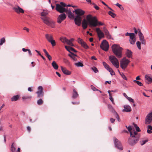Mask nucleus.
I'll use <instances>...</instances> for the list:
<instances>
[{
	"label": "nucleus",
	"instance_id": "obj_1",
	"mask_svg": "<svg viewBox=\"0 0 152 152\" xmlns=\"http://www.w3.org/2000/svg\"><path fill=\"white\" fill-rule=\"evenodd\" d=\"M86 20L84 19L82 21V26L83 29L87 27L88 22L90 27H96L97 26V20L95 17H92L91 15H88L86 16Z\"/></svg>",
	"mask_w": 152,
	"mask_h": 152
},
{
	"label": "nucleus",
	"instance_id": "obj_2",
	"mask_svg": "<svg viewBox=\"0 0 152 152\" xmlns=\"http://www.w3.org/2000/svg\"><path fill=\"white\" fill-rule=\"evenodd\" d=\"M48 14V12L47 10H43V11L41 13V18L44 23L48 26L54 28L55 27V23L53 20L50 19L48 17L46 16Z\"/></svg>",
	"mask_w": 152,
	"mask_h": 152
},
{
	"label": "nucleus",
	"instance_id": "obj_3",
	"mask_svg": "<svg viewBox=\"0 0 152 152\" xmlns=\"http://www.w3.org/2000/svg\"><path fill=\"white\" fill-rule=\"evenodd\" d=\"M112 51L114 54L118 58L122 57V48L116 44L113 45L112 47Z\"/></svg>",
	"mask_w": 152,
	"mask_h": 152
},
{
	"label": "nucleus",
	"instance_id": "obj_4",
	"mask_svg": "<svg viewBox=\"0 0 152 152\" xmlns=\"http://www.w3.org/2000/svg\"><path fill=\"white\" fill-rule=\"evenodd\" d=\"M60 4L61 5L58 4H56V10L60 13H63L67 11V9H66L64 7H66V5L62 2H61Z\"/></svg>",
	"mask_w": 152,
	"mask_h": 152
},
{
	"label": "nucleus",
	"instance_id": "obj_5",
	"mask_svg": "<svg viewBox=\"0 0 152 152\" xmlns=\"http://www.w3.org/2000/svg\"><path fill=\"white\" fill-rule=\"evenodd\" d=\"M130 61L126 57L123 58L120 61V66L123 70H125L130 63Z\"/></svg>",
	"mask_w": 152,
	"mask_h": 152
},
{
	"label": "nucleus",
	"instance_id": "obj_6",
	"mask_svg": "<svg viewBox=\"0 0 152 152\" xmlns=\"http://www.w3.org/2000/svg\"><path fill=\"white\" fill-rule=\"evenodd\" d=\"M109 59L112 64L116 68L119 67V62L116 58L114 56H109Z\"/></svg>",
	"mask_w": 152,
	"mask_h": 152
},
{
	"label": "nucleus",
	"instance_id": "obj_7",
	"mask_svg": "<svg viewBox=\"0 0 152 152\" xmlns=\"http://www.w3.org/2000/svg\"><path fill=\"white\" fill-rule=\"evenodd\" d=\"M152 121V111L149 113L146 116L145 120V124H149Z\"/></svg>",
	"mask_w": 152,
	"mask_h": 152
},
{
	"label": "nucleus",
	"instance_id": "obj_8",
	"mask_svg": "<svg viewBox=\"0 0 152 152\" xmlns=\"http://www.w3.org/2000/svg\"><path fill=\"white\" fill-rule=\"evenodd\" d=\"M100 47L103 50L106 51H107L109 48L108 42L105 40H103L102 42Z\"/></svg>",
	"mask_w": 152,
	"mask_h": 152
},
{
	"label": "nucleus",
	"instance_id": "obj_9",
	"mask_svg": "<svg viewBox=\"0 0 152 152\" xmlns=\"http://www.w3.org/2000/svg\"><path fill=\"white\" fill-rule=\"evenodd\" d=\"M12 9L14 11L18 14L24 13V10L21 7L18 5L13 7Z\"/></svg>",
	"mask_w": 152,
	"mask_h": 152
},
{
	"label": "nucleus",
	"instance_id": "obj_10",
	"mask_svg": "<svg viewBox=\"0 0 152 152\" xmlns=\"http://www.w3.org/2000/svg\"><path fill=\"white\" fill-rule=\"evenodd\" d=\"M113 140L116 147L120 150H122L123 148L120 142L115 138H114Z\"/></svg>",
	"mask_w": 152,
	"mask_h": 152
},
{
	"label": "nucleus",
	"instance_id": "obj_11",
	"mask_svg": "<svg viewBox=\"0 0 152 152\" xmlns=\"http://www.w3.org/2000/svg\"><path fill=\"white\" fill-rule=\"evenodd\" d=\"M145 82L148 84L152 83V76L151 74H146L145 77Z\"/></svg>",
	"mask_w": 152,
	"mask_h": 152
},
{
	"label": "nucleus",
	"instance_id": "obj_12",
	"mask_svg": "<svg viewBox=\"0 0 152 152\" xmlns=\"http://www.w3.org/2000/svg\"><path fill=\"white\" fill-rule=\"evenodd\" d=\"M37 94V97H43V88L42 86H39L38 88V91L36 92Z\"/></svg>",
	"mask_w": 152,
	"mask_h": 152
},
{
	"label": "nucleus",
	"instance_id": "obj_13",
	"mask_svg": "<svg viewBox=\"0 0 152 152\" xmlns=\"http://www.w3.org/2000/svg\"><path fill=\"white\" fill-rule=\"evenodd\" d=\"M138 140V138L136 137H131L129 139L128 141L130 145H133L136 143Z\"/></svg>",
	"mask_w": 152,
	"mask_h": 152
},
{
	"label": "nucleus",
	"instance_id": "obj_14",
	"mask_svg": "<svg viewBox=\"0 0 152 152\" xmlns=\"http://www.w3.org/2000/svg\"><path fill=\"white\" fill-rule=\"evenodd\" d=\"M66 15L65 13H62L59 15L57 18V22L60 23L66 18Z\"/></svg>",
	"mask_w": 152,
	"mask_h": 152
},
{
	"label": "nucleus",
	"instance_id": "obj_15",
	"mask_svg": "<svg viewBox=\"0 0 152 152\" xmlns=\"http://www.w3.org/2000/svg\"><path fill=\"white\" fill-rule=\"evenodd\" d=\"M138 35L140 40L142 44L145 45L146 42L145 40L144 39L143 35L139 29H138Z\"/></svg>",
	"mask_w": 152,
	"mask_h": 152
},
{
	"label": "nucleus",
	"instance_id": "obj_16",
	"mask_svg": "<svg viewBox=\"0 0 152 152\" xmlns=\"http://www.w3.org/2000/svg\"><path fill=\"white\" fill-rule=\"evenodd\" d=\"M82 18L81 16H76L74 20L75 24L78 26H80L81 23Z\"/></svg>",
	"mask_w": 152,
	"mask_h": 152
},
{
	"label": "nucleus",
	"instance_id": "obj_17",
	"mask_svg": "<svg viewBox=\"0 0 152 152\" xmlns=\"http://www.w3.org/2000/svg\"><path fill=\"white\" fill-rule=\"evenodd\" d=\"M103 31L105 35L107 38L109 39H113V38H112L110 34L109 31L106 29L105 27H103Z\"/></svg>",
	"mask_w": 152,
	"mask_h": 152
},
{
	"label": "nucleus",
	"instance_id": "obj_18",
	"mask_svg": "<svg viewBox=\"0 0 152 152\" xmlns=\"http://www.w3.org/2000/svg\"><path fill=\"white\" fill-rule=\"evenodd\" d=\"M96 31L99 39L104 37V33L99 28H96Z\"/></svg>",
	"mask_w": 152,
	"mask_h": 152
},
{
	"label": "nucleus",
	"instance_id": "obj_19",
	"mask_svg": "<svg viewBox=\"0 0 152 152\" xmlns=\"http://www.w3.org/2000/svg\"><path fill=\"white\" fill-rule=\"evenodd\" d=\"M75 13L77 14V16H81L84 15L85 12L80 9H78L75 10Z\"/></svg>",
	"mask_w": 152,
	"mask_h": 152
},
{
	"label": "nucleus",
	"instance_id": "obj_20",
	"mask_svg": "<svg viewBox=\"0 0 152 152\" xmlns=\"http://www.w3.org/2000/svg\"><path fill=\"white\" fill-rule=\"evenodd\" d=\"M129 38L130 43L131 44L134 45L135 43L136 40L134 33L132 35H131Z\"/></svg>",
	"mask_w": 152,
	"mask_h": 152
},
{
	"label": "nucleus",
	"instance_id": "obj_21",
	"mask_svg": "<svg viewBox=\"0 0 152 152\" xmlns=\"http://www.w3.org/2000/svg\"><path fill=\"white\" fill-rule=\"evenodd\" d=\"M61 71L64 74L67 75H69L71 74V72L68 70L66 68L62 66H61Z\"/></svg>",
	"mask_w": 152,
	"mask_h": 152
},
{
	"label": "nucleus",
	"instance_id": "obj_22",
	"mask_svg": "<svg viewBox=\"0 0 152 152\" xmlns=\"http://www.w3.org/2000/svg\"><path fill=\"white\" fill-rule=\"evenodd\" d=\"M124 107V109L123 110V111H125L126 112H129L132 110L131 107L128 105H125Z\"/></svg>",
	"mask_w": 152,
	"mask_h": 152
},
{
	"label": "nucleus",
	"instance_id": "obj_23",
	"mask_svg": "<svg viewBox=\"0 0 152 152\" xmlns=\"http://www.w3.org/2000/svg\"><path fill=\"white\" fill-rule=\"evenodd\" d=\"M65 47L66 49L71 53H72L71 52V51L74 52H77L76 50L74 48H72V47L65 46Z\"/></svg>",
	"mask_w": 152,
	"mask_h": 152
},
{
	"label": "nucleus",
	"instance_id": "obj_24",
	"mask_svg": "<svg viewBox=\"0 0 152 152\" xmlns=\"http://www.w3.org/2000/svg\"><path fill=\"white\" fill-rule=\"evenodd\" d=\"M79 94L75 89L74 88L73 89V92L72 97L73 99H75L79 97Z\"/></svg>",
	"mask_w": 152,
	"mask_h": 152
},
{
	"label": "nucleus",
	"instance_id": "obj_25",
	"mask_svg": "<svg viewBox=\"0 0 152 152\" xmlns=\"http://www.w3.org/2000/svg\"><path fill=\"white\" fill-rule=\"evenodd\" d=\"M126 54L128 58H132V52L131 50L127 49L126 53Z\"/></svg>",
	"mask_w": 152,
	"mask_h": 152
},
{
	"label": "nucleus",
	"instance_id": "obj_26",
	"mask_svg": "<svg viewBox=\"0 0 152 152\" xmlns=\"http://www.w3.org/2000/svg\"><path fill=\"white\" fill-rule=\"evenodd\" d=\"M45 38L49 42L50 40L53 39L52 35L50 34H46L45 35Z\"/></svg>",
	"mask_w": 152,
	"mask_h": 152
},
{
	"label": "nucleus",
	"instance_id": "obj_27",
	"mask_svg": "<svg viewBox=\"0 0 152 152\" xmlns=\"http://www.w3.org/2000/svg\"><path fill=\"white\" fill-rule=\"evenodd\" d=\"M51 65L55 69L57 70L58 68V66L56 62L54 61L51 63Z\"/></svg>",
	"mask_w": 152,
	"mask_h": 152
},
{
	"label": "nucleus",
	"instance_id": "obj_28",
	"mask_svg": "<svg viewBox=\"0 0 152 152\" xmlns=\"http://www.w3.org/2000/svg\"><path fill=\"white\" fill-rule=\"evenodd\" d=\"M69 56L74 61H76L77 60V58L76 57L77 56L76 55L72 53H71V54H69Z\"/></svg>",
	"mask_w": 152,
	"mask_h": 152
},
{
	"label": "nucleus",
	"instance_id": "obj_29",
	"mask_svg": "<svg viewBox=\"0 0 152 152\" xmlns=\"http://www.w3.org/2000/svg\"><path fill=\"white\" fill-rule=\"evenodd\" d=\"M152 130V126L150 125H148L147 126V132L148 134H151L152 132L151 130Z\"/></svg>",
	"mask_w": 152,
	"mask_h": 152
},
{
	"label": "nucleus",
	"instance_id": "obj_30",
	"mask_svg": "<svg viewBox=\"0 0 152 152\" xmlns=\"http://www.w3.org/2000/svg\"><path fill=\"white\" fill-rule=\"evenodd\" d=\"M19 98V96L18 95H16L13 96L11 98L12 101H15L17 100Z\"/></svg>",
	"mask_w": 152,
	"mask_h": 152
},
{
	"label": "nucleus",
	"instance_id": "obj_31",
	"mask_svg": "<svg viewBox=\"0 0 152 152\" xmlns=\"http://www.w3.org/2000/svg\"><path fill=\"white\" fill-rule=\"evenodd\" d=\"M81 46L85 49H88L89 47L87 45V44L84 42H83V43L81 45Z\"/></svg>",
	"mask_w": 152,
	"mask_h": 152
},
{
	"label": "nucleus",
	"instance_id": "obj_32",
	"mask_svg": "<svg viewBox=\"0 0 152 152\" xmlns=\"http://www.w3.org/2000/svg\"><path fill=\"white\" fill-rule=\"evenodd\" d=\"M75 65L77 67H82L83 66V64L82 62H79L77 63H75Z\"/></svg>",
	"mask_w": 152,
	"mask_h": 152
},
{
	"label": "nucleus",
	"instance_id": "obj_33",
	"mask_svg": "<svg viewBox=\"0 0 152 152\" xmlns=\"http://www.w3.org/2000/svg\"><path fill=\"white\" fill-rule=\"evenodd\" d=\"M108 109L110 110L113 112H114V114L115 113V112H116L115 110L114 109L113 107L110 104H108Z\"/></svg>",
	"mask_w": 152,
	"mask_h": 152
},
{
	"label": "nucleus",
	"instance_id": "obj_34",
	"mask_svg": "<svg viewBox=\"0 0 152 152\" xmlns=\"http://www.w3.org/2000/svg\"><path fill=\"white\" fill-rule=\"evenodd\" d=\"M127 129L128 130V131L129 132L130 134V135L133 136L132 135V128L131 126H129L127 127Z\"/></svg>",
	"mask_w": 152,
	"mask_h": 152
},
{
	"label": "nucleus",
	"instance_id": "obj_35",
	"mask_svg": "<svg viewBox=\"0 0 152 152\" xmlns=\"http://www.w3.org/2000/svg\"><path fill=\"white\" fill-rule=\"evenodd\" d=\"M67 39L65 37H61L60 38V40L63 42L65 43L66 42L67 40Z\"/></svg>",
	"mask_w": 152,
	"mask_h": 152
},
{
	"label": "nucleus",
	"instance_id": "obj_36",
	"mask_svg": "<svg viewBox=\"0 0 152 152\" xmlns=\"http://www.w3.org/2000/svg\"><path fill=\"white\" fill-rule=\"evenodd\" d=\"M133 82L134 83H136L138 86H143V84L140 81L136 80H134Z\"/></svg>",
	"mask_w": 152,
	"mask_h": 152
},
{
	"label": "nucleus",
	"instance_id": "obj_37",
	"mask_svg": "<svg viewBox=\"0 0 152 152\" xmlns=\"http://www.w3.org/2000/svg\"><path fill=\"white\" fill-rule=\"evenodd\" d=\"M5 42V39L4 37L0 39V46L1 45Z\"/></svg>",
	"mask_w": 152,
	"mask_h": 152
},
{
	"label": "nucleus",
	"instance_id": "obj_38",
	"mask_svg": "<svg viewBox=\"0 0 152 152\" xmlns=\"http://www.w3.org/2000/svg\"><path fill=\"white\" fill-rule=\"evenodd\" d=\"M68 17L69 18H72L74 17L73 15L70 10L68 11Z\"/></svg>",
	"mask_w": 152,
	"mask_h": 152
},
{
	"label": "nucleus",
	"instance_id": "obj_39",
	"mask_svg": "<svg viewBox=\"0 0 152 152\" xmlns=\"http://www.w3.org/2000/svg\"><path fill=\"white\" fill-rule=\"evenodd\" d=\"M66 43L68 44V45L72 46H74V44L72 43V42L69 39H67V40L66 41Z\"/></svg>",
	"mask_w": 152,
	"mask_h": 152
},
{
	"label": "nucleus",
	"instance_id": "obj_40",
	"mask_svg": "<svg viewBox=\"0 0 152 152\" xmlns=\"http://www.w3.org/2000/svg\"><path fill=\"white\" fill-rule=\"evenodd\" d=\"M50 42L53 46H54L56 45V43L55 41L53 40V39L49 42Z\"/></svg>",
	"mask_w": 152,
	"mask_h": 152
},
{
	"label": "nucleus",
	"instance_id": "obj_41",
	"mask_svg": "<svg viewBox=\"0 0 152 152\" xmlns=\"http://www.w3.org/2000/svg\"><path fill=\"white\" fill-rule=\"evenodd\" d=\"M137 46L139 50L141 49V43L139 41H137L136 42Z\"/></svg>",
	"mask_w": 152,
	"mask_h": 152
},
{
	"label": "nucleus",
	"instance_id": "obj_42",
	"mask_svg": "<svg viewBox=\"0 0 152 152\" xmlns=\"http://www.w3.org/2000/svg\"><path fill=\"white\" fill-rule=\"evenodd\" d=\"M31 97V96H23L22 97V99H30Z\"/></svg>",
	"mask_w": 152,
	"mask_h": 152
},
{
	"label": "nucleus",
	"instance_id": "obj_43",
	"mask_svg": "<svg viewBox=\"0 0 152 152\" xmlns=\"http://www.w3.org/2000/svg\"><path fill=\"white\" fill-rule=\"evenodd\" d=\"M108 14L113 18H115L116 16L115 14L110 11L109 12Z\"/></svg>",
	"mask_w": 152,
	"mask_h": 152
},
{
	"label": "nucleus",
	"instance_id": "obj_44",
	"mask_svg": "<svg viewBox=\"0 0 152 152\" xmlns=\"http://www.w3.org/2000/svg\"><path fill=\"white\" fill-rule=\"evenodd\" d=\"M43 101L41 99H40L37 101V103L39 105H41L43 104Z\"/></svg>",
	"mask_w": 152,
	"mask_h": 152
},
{
	"label": "nucleus",
	"instance_id": "obj_45",
	"mask_svg": "<svg viewBox=\"0 0 152 152\" xmlns=\"http://www.w3.org/2000/svg\"><path fill=\"white\" fill-rule=\"evenodd\" d=\"M92 70L95 73H96L98 72V70L97 68L95 66H93L91 68Z\"/></svg>",
	"mask_w": 152,
	"mask_h": 152
},
{
	"label": "nucleus",
	"instance_id": "obj_46",
	"mask_svg": "<svg viewBox=\"0 0 152 152\" xmlns=\"http://www.w3.org/2000/svg\"><path fill=\"white\" fill-rule=\"evenodd\" d=\"M115 5L118 6L121 10H124L123 7L121 4H119L118 3H117Z\"/></svg>",
	"mask_w": 152,
	"mask_h": 152
},
{
	"label": "nucleus",
	"instance_id": "obj_47",
	"mask_svg": "<svg viewBox=\"0 0 152 152\" xmlns=\"http://www.w3.org/2000/svg\"><path fill=\"white\" fill-rule=\"evenodd\" d=\"M103 64L104 68L106 69L108 68V67L109 66L108 64H107L104 61L102 63Z\"/></svg>",
	"mask_w": 152,
	"mask_h": 152
},
{
	"label": "nucleus",
	"instance_id": "obj_48",
	"mask_svg": "<svg viewBox=\"0 0 152 152\" xmlns=\"http://www.w3.org/2000/svg\"><path fill=\"white\" fill-rule=\"evenodd\" d=\"M133 132H132V135L133 136H131V137H135V136L137 134V132L135 131L134 130H133Z\"/></svg>",
	"mask_w": 152,
	"mask_h": 152
},
{
	"label": "nucleus",
	"instance_id": "obj_49",
	"mask_svg": "<svg viewBox=\"0 0 152 152\" xmlns=\"http://www.w3.org/2000/svg\"><path fill=\"white\" fill-rule=\"evenodd\" d=\"M121 76L122 78L124 80H127V78L123 73H122L121 74Z\"/></svg>",
	"mask_w": 152,
	"mask_h": 152
},
{
	"label": "nucleus",
	"instance_id": "obj_50",
	"mask_svg": "<svg viewBox=\"0 0 152 152\" xmlns=\"http://www.w3.org/2000/svg\"><path fill=\"white\" fill-rule=\"evenodd\" d=\"M148 140H142L140 142V144L141 145H144L146 142H148Z\"/></svg>",
	"mask_w": 152,
	"mask_h": 152
},
{
	"label": "nucleus",
	"instance_id": "obj_51",
	"mask_svg": "<svg viewBox=\"0 0 152 152\" xmlns=\"http://www.w3.org/2000/svg\"><path fill=\"white\" fill-rule=\"evenodd\" d=\"M114 114L118 121L119 122L120 121V120L117 113L116 112H115V113Z\"/></svg>",
	"mask_w": 152,
	"mask_h": 152
},
{
	"label": "nucleus",
	"instance_id": "obj_52",
	"mask_svg": "<svg viewBox=\"0 0 152 152\" xmlns=\"http://www.w3.org/2000/svg\"><path fill=\"white\" fill-rule=\"evenodd\" d=\"M77 42L78 43L81 45L83 43V42L84 41H83L82 39L80 38H79L77 39Z\"/></svg>",
	"mask_w": 152,
	"mask_h": 152
},
{
	"label": "nucleus",
	"instance_id": "obj_53",
	"mask_svg": "<svg viewBox=\"0 0 152 152\" xmlns=\"http://www.w3.org/2000/svg\"><path fill=\"white\" fill-rule=\"evenodd\" d=\"M127 99L130 102H131L132 103H134V101L133 99H132L131 97H128L127 98Z\"/></svg>",
	"mask_w": 152,
	"mask_h": 152
},
{
	"label": "nucleus",
	"instance_id": "obj_54",
	"mask_svg": "<svg viewBox=\"0 0 152 152\" xmlns=\"http://www.w3.org/2000/svg\"><path fill=\"white\" fill-rule=\"evenodd\" d=\"M43 51L44 52V53H45V55L47 57V56H48L49 54L48 52L47 51V50L45 49H43Z\"/></svg>",
	"mask_w": 152,
	"mask_h": 152
},
{
	"label": "nucleus",
	"instance_id": "obj_55",
	"mask_svg": "<svg viewBox=\"0 0 152 152\" xmlns=\"http://www.w3.org/2000/svg\"><path fill=\"white\" fill-rule=\"evenodd\" d=\"M11 150L13 152H14L15 151V148L13 147V144L11 146Z\"/></svg>",
	"mask_w": 152,
	"mask_h": 152
},
{
	"label": "nucleus",
	"instance_id": "obj_56",
	"mask_svg": "<svg viewBox=\"0 0 152 152\" xmlns=\"http://www.w3.org/2000/svg\"><path fill=\"white\" fill-rule=\"evenodd\" d=\"M133 34H134V33H129L128 32H127V33H126L125 35L126 36H129V37H130L131 35H132Z\"/></svg>",
	"mask_w": 152,
	"mask_h": 152
},
{
	"label": "nucleus",
	"instance_id": "obj_57",
	"mask_svg": "<svg viewBox=\"0 0 152 152\" xmlns=\"http://www.w3.org/2000/svg\"><path fill=\"white\" fill-rule=\"evenodd\" d=\"M91 88L94 91H99L98 89L96 88L94 86H93L91 85Z\"/></svg>",
	"mask_w": 152,
	"mask_h": 152
},
{
	"label": "nucleus",
	"instance_id": "obj_58",
	"mask_svg": "<svg viewBox=\"0 0 152 152\" xmlns=\"http://www.w3.org/2000/svg\"><path fill=\"white\" fill-rule=\"evenodd\" d=\"M109 72H110V74L111 75H115V72L113 69L111 70L110 71H109Z\"/></svg>",
	"mask_w": 152,
	"mask_h": 152
},
{
	"label": "nucleus",
	"instance_id": "obj_59",
	"mask_svg": "<svg viewBox=\"0 0 152 152\" xmlns=\"http://www.w3.org/2000/svg\"><path fill=\"white\" fill-rule=\"evenodd\" d=\"M109 99L111 100V101L112 102V103L113 104H115V103L113 101V99L112 98V97H109Z\"/></svg>",
	"mask_w": 152,
	"mask_h": 152
},
{
	"label": "nucleus",
	"instance_id": "obj_60",
	"mask_svg": "<svg viewBox=\"0 0 152 152\" xmlns=\"http://www.w3.org/2000/svg\"><path fill=\"white\" fill-rule=\"evenodd\" d=\"M135 128L136 131H137V132H140V131L141 130L138 126L136 127V128Z\"/></svg>",
	"mask_w": 152,
	"mask_h": 152
},
{
	"label": "nucleus",
	"instance_id": "obj_61",
	"mask_svg": "<svg viewBox=\"0 0 152 152\" xmlns=\"http://www.w3.org/2000/svg\"><path fill=\"white\" fill-rule=\"evenodd\" d=\"M47 57L50 61L52 59L51 56L50 55H49L48 56H47Z\"/></svg>",
	"mask_w": 152,
	"mask_h": 152
},
{
	"label": "nucleus",
	"instance_id": "obj_62",
	"mask_svg": "<svg viewBox=\"0 0 152 152\" xmlns=\"http://www.w3.org/2000/svg\"><path fill=\"white\" fill-rule=\"evenodd\" d=\"M94 7L96 10H98L99 8V7L98 6L96 5H94Z\"/></svg>",
	"mask_w": 152,
	"mask_h": 152
},
{
	"label": "nucleus",
	"instance_id": "obj_63",
	"mask_svg": "<svg viewBox=\"0 0 152 152\" xmlns=\"http://www.w3.org/2000/svg\"><path fill=\"white\" fill-rule=\"evenodd\" d=\"M28 51V52L29 56H32V53L30 50L29 49Z\"/></svg>",
	"mask_w": 152,
	"mask_h": 152
},
{
	"label": "nucleus",
	"instance_id": "obj_64",
	"mask_svg": "<svg viewBox=\"0 0 152 152\" xmlns=\"http://www.w3.org/2000/svg\"><path fill=\"white\" fill-rule=\"evenodd\" d=\"M91 59L92 60H97V59L96 58V57L94 56H92L91 57Z\"/></svg>",
	"mask_w": 152,
	"mask_h": 152
}]
</instances>
